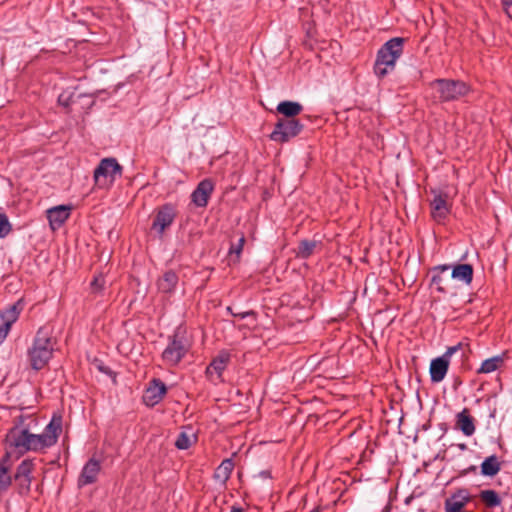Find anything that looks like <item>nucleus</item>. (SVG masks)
Returning a JSON list of instances; mask_svg holds the SVG:
<instances>
[{"instance_id":"41","label":"nucleus","mask_w":512,"mask_h":512,"mask_svg":"<svg viewBox=\"0 0 512 512\" xmlns=\"http://www.w3.org/2000/svg\"><path fill=\"white\" fill-rule=\"evenodd\" d=\"M10 327L6 326V325H0V344H2L4 342V340L6 339L9 331H10Z\"/></svg>"},{"instance_id":"37","label":"nucleus","mask_w":512,"mask_h":512,"mask_svg":"<svg viewBox=\"0 0 512 512\" xmlns=\"http://www.w3.org/2000/svg\"><path fill=\"white\" fill-rule=\"evenodd\" d=\"M462 348H463V344L461 342H459L457 345L450 346L446 349V351L442 355V357L444 359H447L448 362H450V358L452 357V355L455 354L456 352H458L459 350H462Z\"/></svg>"},{"instance_id":"33","label":"nucleus","mask_w":512,"mask_h":512,"mask_svg":"<svg viewBox=\"0 0 512 512\" xmlns=\"http://www.w3.org/2000/svg\"><path fill=\"white\" fill-rule=\"evenodd\" d=\"M12 230V226L6 214L0 213V238L6 237Z\"/></svg>"},{"instance_id":"9","label":"nucleus","mask_w":512,"mask_h":512,"mask_svg":"<svg viewBox=\"0 0 512 512\" xmlns=\"http://www.w3.org/2000/svg\"><path fill=\"white\" fill-rule=\"evenodd\" d=\"M450 269L451 265L443 264L435 266L430 270L432 275L430 286H434L437 292L441 294H446L449 292L450 283L452 280L451 274L449 273Z\"/></svg>"},{"instance_id":"39","label":"nucleus","mask_w":512,"mask_h":512,"mask_svg":"<svg viewBox=\"0 0 512 512\" xmlns=\"http://www.w3.org/2000/svg\"><path fill=\"white\" fill-rule=\"evenodd\" d=\"M445 506H450L455 510H459L460 512L465 507L463 502H460L457 499H452V497L445 501Z\"/></svg>"},{"instance_id":"21","label":"nucleus","mask_w":512,"mask_h":512,"mask_svg":"<svg viewBox=\"0 0 512 512\" xmlns=\"http://www.w3.org/2000/svg\"><path fill=\"white\" fill-rule=\"evenodd\" d=\"M23 307V299H19L13 305L9 306L3 312H1L0 316L3 320V325L11 328V326L18 320Z\"/></svg>"},{"instance_id":"23","label":"nucleus","mask_w":512,"mask_h":512,"mask_svg":"<svg viewBox=\"0 0 512 512\" xmlns=\"http://www.w3.org/2000/svg\"><path fill=\"white\" fill-rule=\"evenodd\" d=\"M505 354L496 355L484 360L481 366L477 369V374H488L498 370L504 365Z\"/></svg>"},{"instance_id":"12","label":"nucleus","mask_w":512,"mask_h":512,"mask_svg":"<svg viewBox=\"0 0 512 512\" xmlns=\"http://www.w3.org/2000/svg\"><path fill=\"white\" fill-rule=\"evenodd\" d=\"M230 360L231 354L228 351H220L218 355L215 356L210 362V364L207 366L205 371L206 376L212 379L213 375L216 374V378L219 381H222V374L224 370L227 368Z\"/></svg>"},{"instance_id":"34","label":"nucleus","mask_w":512,"mask_h":512,"mask_svg":"<svg viewBox=\"0 0 512 512\" xmlns=\"http://www.w3.org/2000/svg\"><path fill=\"white\" fill-rule=\"evenodd\" d=\"M244 243H245V237L241 236L240 239L238 240L237 244H231V246L229 248V255H230V257H233V255H235L236 256L235 261L239 260L241 252L243 250Z\"/></svg>"},{"instance_id":"15","label":"nucleus","mask_w":512,"mask_h":512,"mask_svg":"<svg viewBox=\"0 0 512 512\" xmlns=\"http://www.w3.org/2000/svg\"><path fill=\"white\" fill-rule=\"evenodd\" d=\"M455 429L460 430L467 437H470L475 433L476 420L470 414V410L468 408H464L456 414Z\"/></svg>"},{"instance_id":"32","label":"nucleus","mask_w":512,"mask_h":512,"mask_svg":"<svg viewBox=\"0 0 512 512\" xmlns=\"http://www.w3.org/2000/svg\"><path fill=\"white\" fill-rule=\"evenodd\" d=\"M33 461L30 459L23 460L17 467L14 476L18 477H32Z\"/></svg>"},{"instance_id":"40","label":"nucleus","mask_w":512,"mask_h":512,"mask_svg":"<svg viewBox=\"0 0 512 512\" xmlns=\"http://www.w3.org/2000/svg\"><path fill=\"white\" fill-rule=\"evenodd\" d=\"M501 4L507 16L512 20V0H501Z\"/></svg>"},{"instance_id":"4","label":"nucleus","mask_w":512,"mask_h":512,"mask_svg":"<svg viewBox=\"0 0 512 512\" xmlns=\"http://www.w3.org/2000/svg\"><path fill=\"white\" fill-rule=\"evenodd\" d=\"M430 86L436 89L440 102L459 100L471 91L470 86L466 82L454 79H435L431 82Z\"/></svg>"},{"instance_id":"47","label":"nucleus","mask_w":512,"mask_h":512,"mask_svg":"<svg viewBox=\"0 0 512 512\" xmlns=\"http://www.w3.org/2000/svg\"><path fill=\"white\" fill-rule=\"evenodd\" d=\"M445 511L446 512H460L459 510H455L453 509L452 507L450 506H445Z\"/></svg>"},{"instance_id":"16","label":"nucleus","mask_w":512,"mask_h":512,"mask_svg":"<svg viewBox=\"0 0 512 512\" xmlns=\"http://www.w3.org/2000/svg\"><path fill=\"white\" fill-rule=\"evenodd\" d=\"M71 208L66 205H59L47 210V218L52 230L59 229L70 216Z\"/></svg>"},{"instance_id":"27","label":"nucleus","mask_w":512,"mask_h":512,"mask_svg":"<svg viewBox=\"0 0 512 512\" xmlns=\"http://www.w3.org/2000/svg\"><path fill=\"white\" fill-rule=\"evenodd\" d=\"M501 469V463L498 460L496 455H491L482 462L481 464V474L486 477H493Z\"/></svg>"},{"instance_id":"8","label":"nucleus","mask_w":512,"mask_h":512,"mask_svg":"<svg viewBox=\"0 0 512 512\" xmlns=\"http://www.w3.org/2000/svg\"><path fill=\"white\" fill-rule=\"evenodd\" d=\"M176 217L177 210L175 206L171 203L163 204L155 210L151 229L156 231L159 236H162L165 230L173 224Z\"/></svg>"},{"instance_id":"13","label":"nucleus","mask_w":512,"mask_h":512,"mask_svg":"<svg viewBox=\"0 0 512 512\" xmlns=\"http://www.w3.org/2000/svg\"><path fill=\"white\" fill-rule=\"evenodd\" d=\"M214 190V183L210 179H204L199 182L191 194V201L197 207H206Z\"/></svg>"},{"instance_id":"42","label":"nucleus","mask_w":512,"mask_h":512,"mask_svg":"<svg viewBox=\"0 0 512 512\" xmlns=\"http://www.w3.org/2000/svg\"><path fill=\"white\" fill-rule=\"evenodd\" d=\"M259 476L265 479L271 478V472L269 470H263L259 473Z\"/></svg>"},{"instance_id":"44","label":"nucleus","mask_w":512,"mask_h":512,"mask_svg":"<svg viewBox=\"0 0 512 512\" xmlns=\"http://www.w3.org/2000/svg\"><path fill=\"white\" fill-rule=\"evenodd\" d=\"M477 467L475 465H471L468 469L465 470V473H476Z\"/></svg>"},{"instance_id":"30","label":"nucleus","mask_w":512,"mask_h":512,"mask_svg":"<svg viewBox=\"0 0 512 512\" xmlns=\"http://www.w3.org/2000/svg\"><path fill=\"white\" fill-rule=\"evenodd\" d=\"M196 440L197 438L195 434H188L187 432L182 431L175 441V446L179 450H186L190 448Z\"/></svg>"},{"instance_id":"35","label":"nucleus","mask_w":512,"mask_h":512,"mask_svg":"<svg viewBox=\"0 0 512 512\" xmlns=\"http://www.w3.org/2000/svg\"><path fill=\"white\" fill-rule=\"evenodd\" d=\"M93 293H100L105 286V278L102 274L95 276L90 284Z\"/></svg>"},{"instance_id":"7","label":"nucleus","mask_w":512,"mask_h":512,"mask_svg":"<svg viewBox=\"0 0 512 512\" xmlns=\"http://www.w3.org/2000/svg\"><path fill=\"white\" fill-rule=\"evenodd\" d=\"M122 170V166L115 158H104L94 170V181L97 186L104 187L114 182L116 177H121Z\"/></svg>"},{"instance_id":"14","label":"nucleus","mask_w":512,"mask_h":512,"mask_svg":"<svg viewBox=\"0 0 512 512\" xmlns=\"http://www.w3.org/2000/svg\"><path fill=\"white\" fill-rule=\"evenodd\" d=\"M100 470V461L95 458H90L83 466L82 471L78 477V486L83 487L95 483L97 481Z\"/></svg>"},{"instance_id":"10","label":"nucleus","mask_w":512,"mask_h":512,"mask_svg":"<svg viewBox=\"0 0 512 512\" xmlns=\"http://www.w3.org/2000/svg\"><path fill=\"white\" fill-rule=\"evenodd\" d=\"M166 393L167 387L165 383L158 378H154L150 381L149 386L146 388L142 399L146 406L154 407L155 405L162 401Z\"/></svg>"},{"instance_id":"31","label":"nucleus","mask_w":512,"mask_h":512,"mask_svg":"<svg viewBox=\"0 0 512 512\" xmlns=\"http://www.w3.org/2000/svg\"><path fill=\"white\" fill-rule=\"evenodd\" d=\"M17 491L20 495H28L31 489L32 477L13 476Z\"/></svg>"},{"instance_id":"3","label":"nucleus","mask_w":512,"mask_h":512,"mask_svg":"<svg viewBox=\"0 0 512 512\" xmlns=\"http://www.w3.org/2000/svg\"><path fill=\"white\" fill-rule=\"evenodd\" d=\"M191 348V343L186 337V332L178 327L174 333L168 337V345L162 352V360L168 366H177L187 355Z\"/></svg>"},{"instance_id":"45","label":"nucleus","mask_w":512,"mask_h":512,"mask_svg":"<svg viewBox=\"0 0 512 512\" xmlns=\"http://www.w3.org/2000/svg\"><path fill=\"white\" fill-rule=\"evenodd\" d=\"M231 512H244V509L239 506H232Z\"/></svg>"},{"instance_id":"18","label":"nucleus","mask_w":512,"mask_h":512,"mask_svg":"<svg viewBox=\"0 0 512 512\" xmlns=\"http://www.w3.org/2000/svg\"><path fill=\"white\" fill-rule=\"evenodd\" d=\"M303 111V105L296 101L284 100L278 103L276 112L283 115L282 119H297Z\"/></svg>"},{"instance_id":"2","label":"nucleus","mask_w":512,"mask_h":512,"mask_svg":"<svg viewBox=\"0 0 512 512\" xmlns=\"http://www.w3.org/2000/svg\"><path fill=\"white\" fill-rule=\"evenodd\" d=\"M53 350L52 338L43 328H40L36 333L32 347L28 351L31 367L34 370H41L51 359Z\"/></svg>"},{"instance_id":"46","label":"nucleus","mask_w":512,"mask_h":512,"mask_svg":"<svg viewBox=\"0 0 512 512\" xmlns=\"http://www.w3.org/2000/svg\"><path fill=\"white\" fill-rule=\"evenodd\" d=\"M458 448L461 451H465V450H467V445L465 443H460V444H458Z\"/></svg>"},{"instance_id":"19","label":"nucleus","mask_w":512,"mask_h":512,"mask_svg":"<svg viewBox=\"0 0 512 512\" xmlns=\"http://www.w3.org/2000/svg\"><path fill=\"white\" fill-rule=\"evenodd\" d=\"M178 282V275L173 270H168L158 279L157 287L161 293L172 294Z\"/></svg>"},{"instance_id":"25","label":"nucleus","mask_w":512,"mask_h":512,"mask_svg":"<svg viewBox=\"0 0 512 512\" xmlns=\"http://www.w3.org/2000/svg\"><path fill=\"white\" fill-rule=\"evenodd\" d=\"M233 469V460L231 458L224 459L214 472L215 480L221 482L222 484H226L231 476Z\"/></svg>"},{"instance_id":"1","label":"nucleus","mask_w":512,"mask_h":512,"mask_svg":"<svg viewBox=\"0 0 512 512\" xmlns=\"http://www.w3.org/2000/svg\"><path fill=\"white\" fill-rule=\"evenodd\" d=\"M405 39L395 37L385 42L377 52L374 63V73L379 78H384L389 72L393 71L397 59L403 53Z\"/></svg>"},{"instance_id":"43","label":"nucleus","mask_w":512,"mask_h":512,"mask_svg":"<svg viewBox=\"0 0 512 512\" xmlns=\"http://www.w3.org/2000/svg\"><path fill=\"white\" fill-rule=\"evenodd\" d=\"M98 368L100 371L104 372L105 374H108V375L112 374V370L109 367L99 366Z\"/></svg>"},{"instance_id":"28","label":"nucleus","mask_w":512,"mask_h":512,"mask_svg":"<svg viewBox=\"0 0 512 512\" xmlns=\"http://www.w3.org/2000/svg\"><path fill=\"white\" fill-rule=\"evenodd\" d=\"M479 498L487 508H495L502 503L499 493L492 489L481 490Z\"/></svg>"},{"instance_id":"29","label":"nucleus","mask_w":512,"mask_h":512,"mask_svg":"<svg viewBox=\"0 0 512 512\" xmlns=\"http://www.w3.org/2000/svg\"><path fill=\"white\" fill-rule=\"evenodd\" d=\"M317 246L315 240H301L297 247L296 257L300 259H308L313 253Z\"/></svg>"},{"instance_id":"20","label":"nucleus","mask_w":512,"mask_h":512,"mask_svg":"<svg viewBox=\"0 0 512 512\" xmlns=\"http://www.w3.org/2000/svg\"><path fill=\"white\" fill-rule=\"evenodd\" d=\"M473 266L468 263L456 264L451 266L452 279L461 281L467 285L471 284L473 280Z\"/></svg>"},{"instance_id":"17","label":"nucleus","mask_w":512,"mask_h":512,"mask_svg":"<svg viewBox=\"0 0 512 512\" xmlns=\"http://www.w3.org/2000/svg\"><path fill=\"white\" fill-rule=\"evenodd\" d=\"M449 364L450 362L442 356L432 359L429 367L430 380L432 383H439L445 378Z\"/></svg>"},{"instance_id":"38","label":"nucleus","mask_w":512,"mask_h":512,"mask_svg":"<svg viewBox=\"0 0 512 512\" xmlns=\"http://www.w3.org/2000/svg\"><path fill=\"white\" fill-rule=\"evenodd\" d=\"M227 311L234 317H238L240 319H245L247 318L248 316H255V312L250 310V311H244V312H234L232 307H227Z\"/></svg>"},{"instance_id":"24","label":"nucleus","mask_w":512,"mask_h":512,"mask_svg":"<svg viewBox=\"0 0 512 512\" xmlns=\"http://www.w3.org/2000/svg\"><path fill=\"white\" fill-rule=\"evenodd\" d=\"M62 431V417L61 416H53L50 423L45 427L44 431L41 433L44 437L51 438V446L56 444L58 437Z\"/></svg>"},{"instance_id":"5","label":"nucleus","mask_w":512,"mask_h":512,"mask_svg":"<svg viewBox=\"0 0 512 512\" xmlns=\"http://www.w3.org/2000/svg\"><path fill=\"white\" fill-rule=\"evenodd\" d=\"M304 129L300 119H278L269 139L284 144L297 137Z\"/></svg>"},{"instance_id":"26","label":"nucleus","mask_w":512,"mask_h":512,"mask_svg":"<svg viewBox=\"0 0 512 512\" xmlns=\"http://www.w3.org/2000/svg\"><path fill=\"white\" fill-rule=\"evenodd\" d=\"M51 438L44 437L43 434H33L29 432V439H27L28 451L38 452L45 448L51 447Z\"/></svg>"},{"instance_id":"6","label":"nucleus","mask_w":512,"mask_h":512,"mask_svg":"<svg viewBox=\"0 0 512 512\" xmlns=\"http://www.w3.org/2000/svg\"><path fill=\"white\" fill-rule=\"evenodd\" d=\"M23 416L18 418V423H16L7 433L6 435V445L7 452L17 454V458H19L24 453L28 452V442L29 439V430L28 428L22 427Z\"/></svg>"},{"instance_id":"22","label":"nucleus","mask_w":512,"mask_h":512,"mask_svg":"<svg viewBox=\"0 0 512 512\" xmlns=\"http://www.w3.org/2000/svg\"><path fill=\"white\" fill-rule=\"evenodd\" d=\"M9 459L10 452H6L0 460V494L5 492L12 483V477L8 474L10 468L8 464Z\"/></svg>"},{"instance_id":"36","label":"nucleus","mask_w":512,"mask_h":512,"mask_svg":"<svg viewBox=\"0 0 512 512\" xmlns=\"http://www.w3.org/2000/svg\"><path fill=\"white\" fill-rule=\"evenodd\" d=\"M452 499H457L460 502H463L464 505L471 501V496L467 489L462 488L458 489L455 493L452 494Z\"/></svg>"},{"instance_id":"11","label":"nucleus","mask_w":512,"mask_h":512,"mask_svg":"<svg viewBox=\"0 0 512 512\" xmlns=\"http://www.w3.org/2000/svg\"><path fill=\"white\" fill-rule=\"evenodd\" d=\"M434 194L433 200L430 202L431 216L438 222H443L450 214L451 208L448 204V194L442 192L432 191Z\"/></svg>"}]
</instances>
